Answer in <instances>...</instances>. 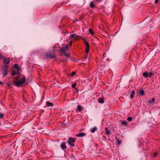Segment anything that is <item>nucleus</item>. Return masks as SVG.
I'll use <instances>...</instances> for the list:
<instances>
[{
    "instance_id": "nucleus-34",
    "label": "nucleus",
    "mask_w": 160,
    "mask_h": 160,
    "mask_svg": "<svg viewBox=\"0 0 160 160\" xmlns=\"http://www.w3.org/2000/svg\"><path fill=\"white\" fill-rule=\"evenodd\" d=\"M75 90L76 91V92L77 93H78V92H79V90L77 88H75Z\"/></svg>"
},
{
    "instance_id": "nucleus-39",
    "label": "nucleus",
    "mask_w": 160,
    "mask_h": 160,
    "mask_svg": "<svg viewBox=\"0 0 160 160\" xmlns=\"http://www.w3.org/2000/svg\"><path fill=\"white\" fill-rule=\"evenodd\" d=\"M0 84H3V83L2 82H1L0 81Z\"/></svg>"
},
{
    "instance_id": "nucleus-33",
    "label": "nucleus",
    "mask_w": 160,
    "mask_h": 160,
    "mask_svg": "<svg viewBox=\"0 0 160 160\" xmlns=\"http://www.w3.org/2000/svg\"><path fill=\"white\" fill-rule=\"evenodd\" d=\"M106 53L105 52H104L102 55L103 58H104L106 55Z\"/></svg>"
},
{
    "instance_id": "nucleus-9",
    "label": "nucleus",
    "mask_w": 160,
    "mask_h": 160,
    "mask_svg": "<svg viewBox=\"0 0 160 160\" xmlns=\"http://www.w3.org/2000/svg\"><path fill=\"white\" fill-rule=\"evenodd\" d=\"M61 147L62 149H64L67 148L65 142H63L61 145Z\"/></svg>"
},
{
    "instance_id": "nucleus-13",
    "label": "nucleus",
    "mask_w": 160,
    "mask_h": 160,
    "mask_svg": "<svg viewBox=\"0 0 160 160\" xmlns=\"http://www.w3.org/2000/svg\"><path fill=\"white\" fill-rule=\"evenodd\" d=\"M98 101L99 103H104V99L102 98H99L98 99Z\"/></svg>"
},
{
    "instance_id": "nucleus-40",
    "label": "nucleus",
    "mask_w": 160,
    "mask_h": 160,
    "mask_svg": "<svg viewBox=\"0 0 160 160\" xmlns=\"http://www.w3.org/2000/svg\"><path fill=\"white\" fill-rule=\"evenodd\" d=\"M88 58V56H85V58Z\"/></svg>"
},
{
    "instance_id": "nucleus-25",
    "label": "nucleus",
    "mask_w": 160,
    "mask_h": 160,
    "mask_svg": "<svg viewBox=\"0 0 160 160\" xmlns=\"http://www.w3.org/2000/svg\"><path fill=\"white\" fill-rule=\"evenodd\" d=\"M155 101V98H152V100L151 101H149V102L150 103H152V102H154Z\"/></svg>"
},
{
    "instance_id": "nucleus-31",
    "label": "nucleus",
    "mask_w": 160,
    "mask_h": 160,
    "mask_svg": "<svg viewBox=\"0 0 160 160\" xmlns=\"http://www.w3.org/2000/svg\"><path fill=\"white\" fill-rule=\"evenodd\" d=\"M18 65L17 64H15L14 65V67L15 68H18Z\"/></svg>"
},
{
    "instance_id": "nucleus-7",
    "label": "nucleus",
    "mask_w": 160,
    "mask_h": 160,
    "mask_svg": "<svg viewBox=\"0 0 160 160\" xmlns=\"http://www.w3.org/2000/svg\"><path fill=\"white\" fill-rule=\"evenodd\" d=\"M46 56L47 58L51 59L56 58V56L53 55L52 53H47L46 54Z\"/></svg>"
},
{
    "instance_id": "nucleus-19",
    "label": "nucleus",
    "mask_w": 160,
    "mask_h": 160,
    "mask_svg": "<svg viewBox=\"0 0 160 160\" xmlns=\"http://www.w3.org/2000/svg\"><path fill=\"white\" fill-rule=\"evenodd\" d=\"M143 76L144 77H148V72H144L143 73Z\"/></svg>"
},
{
    "instance_id": "nucleus-14",
    "label": "nucleus",
    "mask_w": 160,
    "mask_h": 160,
    "mask_svg": "<svg viewBox=\"0 0 160 160\" xmlns=\"http://www.w3.org/2000/svg\"><path fill=\"white\" fill-rule=\"evenodd\" d=\"M135 94V91L134 90H133L130 95V98L132 99L134 97V95Z\"/></svg>"
},
{
    "instance_id": "nucleus-32",
    "label": "nucleus",
    "mask_w": 160,
    "mask_h": 160,
    "mask_svg": "<svg viewBox=\"0 0 160 160\" xmlns=\"http://www.w3.org/2000/svg\"><path fill=\"white\" fill-rule=\"evenodd\" d=\"M15 74H16V72H13L12 73V76H14V75H15Z\"/></svg>"
},
{
    "instance_id": "nucleus-2",
    "label": "nucleus",
    "mask_w": 160,
    "mask_h": 160,
    "mask_svg": "<svg viewBox=\"0 0 160 160\" xmlns=\"http://www.w3.org/2000/svg\"><path fill=\"white\" fill-rule=\"evenodd\" d=\"M8 65H5L3 66V67L2 69L3 71L2 74L3 76L4 77L6 76L8 74Z\"/></svg>"
},
{
    "instance_id": "nucleus-37",
    "label": "nucleus",
    "mask_w": 160,
    "mask_h": 160,
    "mask_svg": "<svg viewBox=\"0 0 160 160\" xmlns=\"http://www.w3.org/2000/svg\"><path fill=\"white\" fill-rule=\"evenodd\" d=\"M159 0H155V2L156 3H157L158 2Z\"/></svg>"
},
{
    "instance_id": "nucleus-27",
    "label": "nucleus",
    "mask_w": 160,
    "mask_h": 160,
    "mask_svg": "<svg viewBox=\"0 0 160 160\" xmlns=\"http://www.w3.org/2000/svg\"><path fill=\"white\" fill-rule=\"evenodd\" d=\"M64 53V55L66 57L68 58L70 57V54L69 53Z\"/></svg>"
},
{
    "instance_id": "nucleus-28",
    "label": "nucleus",
    "mask_w": 160,
    "mask_h": 160,
    "mask_svg": "<svg viewBox=\"0 0 160 160\" xmlns=\"http://www.w3.org/2000/svg\"><path fill=\"white\" fill-rule=\"evenodd\" d=\"M4 116V114L2 113H1L0 114V119L1 118L2 119L3 117Z\"/></svg>"
},
{
    "instance_id": "nucleus-36",
    "label": "nucleus",
    "mask_w": 160,
    "mask_h": 160,
    "mask_svg": "<svg viewBox=\"0 0 160 160\" xmlns=\"http://www.w3.org/2000/svg\"><path fill=\"white\" fill-rule=\"evenodd\" d=\"M72 41H71L70 42H69V45H70V46H72Z\"/></svg>"
},
{
    "instance_id": "nucleus-3",
    "label": "nucleus",
    "mask_w": 160,
    "mask_h": 160,
    "mask_svg": "<svg viewBox=\"0 0 160 160\" xmlns=\"http://www.w3.org/2000/svg\"><path fill=\"white\" fill-rule=\"evenodd\" d=\"M75 142V139L71 137H69L68 141V143L72 147L75 146V144L73 143Z\"/></svg>"
},
{
    "instance_id": "nucleus-1",
    "label": "nucleus",
    "mask_w": 160,
    "mask_h": 160,
    "mask_svg": "<svg viewBox=\"0 0 160 160\" xmlns=\"http://www.w3.org/2000/svg\"><path fill=\"white\" fill-rule=\"evenodd\" d=\"M26 78L25 77H23L22 79L17 82H14V85L17 87H19L22 84L24 83L25 81Z\"/></svg>"
},
{
    "instance_id": "nucleus-38",
    "label": "nucleus",
    "mask_w": 160,
    "mask_h": 160,
    "mask_svg": "<svg viewBox=\"0 0 160 160\" xmlns=\"http://www.w3.org/2000/svg\"><path fill=\"white\" fill-rule=\"evenodd\" d=\"M154 157L156 156L157 155V154L156 153H154Z\"/></svg>"
},
{
    "instance_id": "nucleus-22",
    "label": "nucleus",
    "mask_w": 160,
    "mask_h": 160,
    "mask_svg": "<svg viewBox=\"0 0 160 160\" xmlns=\"http://www.w3.org/2000/svg\"><path fill=\"white\" fill-rule=\"evenodd\" d=\"M77 109H78L79 112H81L82 110V108L80 105H78L77 107Z\"/></svg>"
},
{
    "instance_id": "nucleus-5",
    "label": "nucleus",
    "mask_w": 160,
    "mask_h": 160,
    "mask_svg": "<svg viewBox=\"0 0 160 160\" xmlns=\"http://www.w3.org/2000/svg\"><path fill=\"white\" fill-rule=\"evenodd\" d=\"M68 49V45H65L60 50L61 53H65L66 51Z\"/></svg>"
},
{
    "instance_id": "nucleus-26",
    "label": "nucleus",
    "mask_w": 160,
    "mask_h": 160,
    "mask_svg": "<svg viewBox=\"0 0 160 160\" xmlns=\"http://www.w3.org/2000/svg\"><path fill=\"white\" fill-rule=\"evenodd\" d=\"M127 120L129 121H131L132 120V118L131 117H128V118Z\"/></svg>"
},
{
    "instance_id": "nucleus-16",
    "label": "nucleus",
    "mask_w": 160,
    "mask_h": 160,
    "mask_svg": "<svg viewBox=\"0 0 160 160\" xmlns=\"http://www.w3.org/2000/svg\"><path fill=\"white\" fill-rule=\"evenodd\" d=\"M97 130V128L96 127H93L92 129L90 130L92 133H94Z\"/></svg>"
},
{
    "instance_id": "nucleus-29",
    "label": "nucleus",
    "mask_w": 160,
    "mask_h": 160,
    "mask_svg": "<svg viewBox=\"0 0 160 160\" xmlns=\"http://www.w3.org/2000/svg\"><path fill=\"white\" fill-rule=\"evenodd\" d=\"M76 72H74V71L72 72V73H71V75L72 76H73L74 75H75V74Z\"/></svg>"
},
{
    "instance_id": "nucleus-8",
    "label": "nucleus",
    "mask_w": 160,
    "mask_h": 160,
    "mask_svg": "<svg viewBox=\"0 0 160 160\" xmlns=\"http://www.w3.org/2000/svg\"><path fill=\"white\" fill-rule=\"evenodd\" d=\"M10 62V59L8 58H3V63L5 64H8Z\"/></svg>"
},
{
    "instance_id": "nucleus-35",
    "label": "nucleus",
    "mask_w": 160,
    "mask_h": 160,
    "mask_svg": "<svg viewBox=\"0 0 160 160\" xmlns=\"http://www.w3.org/2000/svg\"><path fill=\"white\" fill-rule=\"evenodd\" d=\"M2 58V56L1 53H0V59Z\"/></svg>"
},
{
    "instance_id": "nucleus-23",
    "label": "nucleus",
    "mask_w": 160,
    "mask_h": 160,
    "mask_svg": "<svg viewBox=\"0 0 160 160\" xmlns=\"http://www.w3.org/2000/svg\"><path fill=\"white\" fill-rule=\"evenodd\" d=\"M76 86V83H74L73 84H72V88L75 89L76 88H75V87Z\"/></svg>"
},
{
    "instance_id": "nucleus-10",
    "label": "nucleus",
    "mask_w": 160,
    "mask_h": 160,
    "mask_svg": "<svg viewBox=\"0 0 160 160\" xmlns=\"http://www.w3.org/2000/svg\"><path fill=\"white\" fill-rule=\"evenodd\" d=\"M139 92L141 96L143 95L145 93L144 91L142 88L139 89Z\"/></svg>"
},
{
    "instance_id": "nucleus-30",
    "label": "nucleus",
    "mask_w": 160,
    "mask_h": 160,
    "mask_svg": "<svg viewBox=\"0 0 160 160\" xmlns=\"http://www.w3.org/2000/svg\"><path fill=\"white\" fill-rule=\"evenodd\" d=\"M94 1H96V2L99 3L101 2L102 0H93Z\"/></svg>"
},
{
    "instance_id": "nucleus-21",
    "label": "nucleus",
    "mask_w": 160,
    "mask_h": 160,
    "mask_svg": "<svg viewBox=\"0 0 160 160\" xmlns=\"http://www.w3.org/2000/svg\"><path fill=\"white\" fill-rule=\"evenodd\" d=\"M121 123L122 125H127L128 124L127 122L126 121H122Z\"/></svg>"
},
{
    "instance_id": "nucleus-4",
    "label": "nucleus",
    "mask_w": 160,
    "mask_h": 160,
    "mask_svg": "<svg viewBox=\"0 0 160 160\" xmlns=\"http://www.w3.org/2000/svg\"><path fill=\"white\" fill-rule=\"evenodd\" d=\"M82 40L85 42V44L86 46V52L87 53H88L89 52V44L87 42L84 38H82Z\"/></svg>"
},
{
    "instance_id": "nucleus-6",
    "label": "nucleus",
    "mask_w": 160,
    "mask_h": 160,
    "mask_svg": "<svg viewBox=\"0 0 160 160\" xmlns=\"http://www.w3.org/2000/svg\"><path fill=\"white\" fill-rule=\"evenodd\" d=\"M70 37V39L73 38L74 39L76 40L78 39L79 38L81 37L80 36L76 35L75 34L71 35Z\"/></svg>"
},
{
    "instance_id": "nucleus-20",
    "label": "nucleus",
    "mask_w": 160,
    "mask_h": 160,
    "mask_svg": "<svg viewBox=\"0 0 160 160\" xmlns=\"http://www.w3.org/2000/svg\"><path fill=\"white\" fill-rule=\"evenodd\" d=\"M89 32L92 35H93L94 34L93 30L91 28H90L89 29Z\"/></svg>"
},
{
    "instance_id": "nucleus-11",
    "label": "nucleus",
    "mask_w": 160,
    "mask_h": 160,
    "mask_svg": "<svg viewBox=\"0 0 160 160\" xmlns=\"http://www.w3.org/2000/svg\"><path fill=\"white\" fill-rule=\"evenodd\" d=\"M85 135L86 134L84 133H79L76 135V136L78 137H82L85 136Z\"/></svg>"
},
{
    "instance_id": "nucleus-18",
    "label": "nucleus",
    "mask_w": 160,
    "mask_h": 160,
    "mask_svg": "<svg viewBox=\"0 0 160 160\" xmlns=\"http://www.w3.org/2000/svg\"><path fill=\"white\" fill-rule=\"evenodd\" d=\"M115 139L117 141V144H118V145H120V144H121L122 142V141L121 140H118L117 137H115Z\"/></svg>"
},
{
    "instance_id": "nucleus-17",
    "label": "nucleus",
    "mask_w": 160,
    "mask_h": 160,
    "mask_svg": "<svg viewBox=\"0 0 160 160\" xmlns=\"http://www.w3.org/2000/svg\"><path fill=\"white\" fill-rule=\"evenodd\" d=\"M46 104L48 106H52L53 105V104L52 103L50 102H47Z\"/></svg>"
},
{
    "instance_id": "nucleus-15",
    "label": "nucleus",
    "mask_w": 160,
    "mask_h": 160,
    "mask_svg": "<svg viewBox=\"0 0 160 160\" xmlns=\"http://www.w3.org/2000/svg\"><path fill=\"white\" fill-rule=\"evenodd\" d=\"M105 133L106 135H109L110 133V132L108 130V128H105Z\"/></svg>"
},
{
    "instance_id": "nucleus-24",
    "label": "nucleus",
    "mask_w": 160,
    "mask_h": 160,
    "mask_svg": "<svg viewBox=\"0 0 160 160\" xmlns=\"http://www.w3.org/2000/svg\"><path fill=\"white\" fill-rule=\"evenodd\" d=\"M153 75V73L151 72H148V77H151Z\"/></svg>"
},
{
    "instance_id": "nucleus-12",
    "label": "nucleus",
    "mask_w": 160,
    "mask_h": 160,
    "mask_svg": "<svg viewBox=\"0 0 160 160\" xmlns=\"http://www.w3.org/2000/svg\"><path fill=\"white\" fill-rule=\"evenodd\" d=\"M90 7L91 8H94L96 7V6L94 4V2H92L90 3Z\"/></svg>"
}]
</instances>
